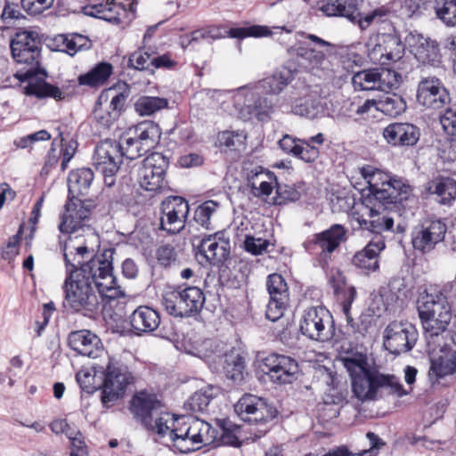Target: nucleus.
<instances>
[{
  "label": "nucleus",
  "mask_w": 456,
  "mask_h": 456,
  "mask_svg": "<svg viewBox=\"0 0 456 456\" xmlns=\"http://www.w3.org/2000/svg\"><path fill=\"white\" fill-rule=\"evenodd\" d=\"M162 408L157 395L146 391L137 393L131 400L130 409L134 416L175 451L188 453L217 441L218 430L208 422L198 418H175Z\"/></svg>",
  "instance_id": "obj_1"
},
{
  "label": "nucleus",
  "mask_w": 456,
  "mask_h": 456,
  "mask_svg": "<svg viewBox=\"0 0 456 456\" xmlns=\"http://www.w3.org/2000/svg\"><path fill=\"white\" fill-rule=\"evenodd\" d=\"M113 248L104 249L84 263L76 272L66 273L62 285L63 306L72 313L92 316L99 308L96 292L109 299L125 297V292L113 275Z\"/></svg>",
  "instance_id": "obj_2"
},
{
  "label": "nucleus",
  "mask_w": 456,
  "mask_h": 456,
  "mask_svg": "<svg viewBox=\"0 0 456 456\" xmlns=\"http://www.w3.org/2000/svg\"><path fill=\"white\" fill-rule=\"evenodd\" d=\"M12 55L20 64L27 65L25 71H18L15 77L26 85L24 94L37 98L51 97L57 101L63 99L62 91L55 86L46 83L44 78L37 76L41 59V41L38 34L29 30L15 33L10 44Z\"/></svg>",
  "instance_id": "obj_3"
},
{
  "label": "nucleus",
  "mask_w": 456,
  "mask_h": 456,
  "mask_svg": "<svg viewBox=\"0 0 456 456\" xmlns=\"http://www.w3.org/2000/svg\"><path fill=\"white\" fill-rule=\"evenodd\" d=\"M341 362L350 376L354 395L362 402L377 400L383 393L399 397L408 394L397 377L371 367L365 354H354Z\"/></svg>",
  "instance_id": "obj_4"
},
{
  "label": "nucleus",
  "mask_w": 456,
  "mask_h": 456,
  "mask_svg": "<svg viewBox=\"0 0 456 456\" xmlns=\"http://www.w3.org/2000/svg\"><path fill=\"white\" fill-rule=\"evenodd\" d=\"M257 86L248 84L232 92L216 90L212 97L221 104L224 111L241 120L265 121L273 112V105L268 98L259 95Z\"/></svg>",
  "instance_id": "obj_5"
},
{
  "label": "nucleus",
  "mask_w": 456,
  "mask_h": 456,
  "mask_svg": "<svg viewBox=\"0 0 456 456\" xmlns=\"http://www.w3.org/2000/svg\"><path fill=\"white\" fill-rule=\"evenodd\" d=\"M418 311L428 346L440 345L452 319L451 306L441 291L422 294L418 301Z\"/></svg>",
  "instance_id": "obj_6"
},
{
  "label": "nucleus",
  "mask_w": 456,
  "mask_h": 456,
  "mask_svg": "<svg viewBox=\"0 0 456 456\" xmlns=\"http://www.w3.org/2000/svg\"><path fill=\"white\" fill-rule=\"evenodd\" d=\"M360 174L377 202L403 206L404 201L415 200L410 185L373 166L361 167Z\"/></svg>",
  "instance_id": "obj_7"
},
{
  "label": "nucleus",
  "mask_w": 456,
  "mask_h": 456,
  "mask_svg": "<svg viewBox=\"0 0 456 456\" xmlns=\"http://www.w3.org/2000/svg\"><path fill=\"white\" fill-rule=\"evenodd\" d=\"M362 0H321L319 10L329 17H344L362 30L368 28L374 21H380L387 15L384 9L379 8L362 16L359 7Z\"/></svg>",
  "instance_id": "obj_8"
},
{
  "label": "nucleus",
  "mask_w": 456,
  "mask_h": 456,
  "mask_svg": "<svg viewBox=\"0 0 456 456\" xmlns=\"http://www.w3.org/2000/svg\"><path fill=\"white\" fill-rule=\"evenodd\" d=\"M205 300L203 291L196 286L167 290L162 296L163 306L170 315L175 317H191L198 314Z\"/></svg>",
  "instance_id": "obj_9"
},
{
  "label": "nucleus",
  "mask_w": 456,
  "mask_h": 456,
  "mask_svg": "<svg viewBox=\"0 0 456 456\" xmlns=\"http://www.w3.org/2000/svg\"><path fill=\"white\" fill-rule=\"evenodd\" d=\"M303 335L316 341H328L334 336V322L330 311L322 306L305 310L299 324Z\"/></svg>",
  "instance_id": "obj_10"
},
{
  "label": "nucleus",
  "mask_w": 456,
  "mask_h": 456,
  "mask_svg": "<svg viewBox=\"0 0 456 456\" xmlns=\"http://www.w3.org/2000/svg\"><path fill=\"white\" fill-rule=\"evenodd\" d=\"M396 205L378 202L373 207H369L362 203L354 208L353 218L357 222L360 228L371 232L381 233L385 231H391L394 226V217L390 212H386V209Z\"/></svg>",
  "instance_id": "obj_11"
},
{
  "label": "nucleus",
  "mask_w": 456,
  "mask_h": 456,
  "mask_svg": "<svg viewBox=\"0 0 456 456\" xmlns=\"http://www.w3.org/2000/svg\"><path fill=\"white\" fill-rule=\"evenodd\" d=\"M418 330L408 322H392L384 330L383 346L390 354L398 355L411 351L418 340Z\"/></svg>",
  "instance_id": "obj_12"
},
{
  "label": "nucleus",
  "mask_w": 456,
  "mask_h": 456,
  "mask_svg": "<svg viewBox=\"0 0 456 456\" xmlns=\"http://www.w3.org/2000/svg\"><path fill=\"white\" fill-rule=\"evenodd\" d=\"M132 379L131 373L127 371L125 366L110 358L104 371L102 404L108 408L111 403L122 397Z\"/></svg>",
  "instance_id": "obj_13"
},
{
  "label": "nucleus",
  "mask_w": 456,
  "mask_h": 456,
  "mask_svg": "<svg viewBox=\"0 0 456 456\" xmlns=\"http://www.w3.org/2000/svg\"><path fill=\"white\" fill-rule=\"evenodd\" d=\"M90 209L80 200H69L65 205V211L61 216L59 230L67 234H86L95 238L94 232L87 224Z\"/></svg>",
  "instance_id": "obj_14"
},
{
  "label": "nucleus",
  "mask_w": 456,
  "mask_h": 456,
  "mask_svg": "<svg viewBox=\"0 0 456 456\" xmlns=\"http://www.w3.org/2000/svg\"><path fill=\"white\" fill-rule=\"evenodd\" d=\"M127 94L113 87L104 90L99 96L94 110L95 122L102 128H110L119 118Z\"/></svg>",
  "instance_id": "obj_15"
},
{
  "label": "nucleus",
  "mask_w": 456,
  "mask_h": 456,
  "mask_svg": "<svg viewBox=\"0 0 456 456\" xmlns=\"http://www.w3.org/2000/svg\"><path fill=\"white\" fill-rule=\"evenodd\" d=\"M260 367L271 382L279 385L291 384L299 374L297 362L284 354L267 355L262 360Z\"/></svg>",
  "instance_id": "obj_16"
},
{
  "label": "nucleus",
  "mask_w": 456,
  "mask_h": 456,
  "mask_svg": "<svg viewBox=\"0 0 456 456\" xmlns=\"http://www.w3.org/2000/svg\"><path fill=\"white\" fill-rule=\"evenodd\" d=\"M167 159L159 152H153L142 162L138 168L137 180L140 186L148 191L157 192L164 186Z\"/></svg>",
  "instance_id": "obj_17"
},
{
  "label": "nucleus",
  "mask_w": 456,
  "mask_h": 456,
  "mask_svg": "<svg viewBox=\"0 0 456 456\" xmlns=\"http://www.w3.org/2000/svg\"><path fill=\"white\" fill-rule=\"evenodd\" d=\"M122 154L116 141L105 140L98 143L93 156V165L105 179L109 186L114 183V175L119 169Z\"/></svg>",
  "instance_id": "obj_18"
},
{
  "label": "nucleus",
  "mask_w": 456,
  "mask_h": 456,
  "mask_svg": "<svg viewBox=\"0 0 456 456\" xmlns=\"http://www.w3.org/2000/svg\"><path fill=\"white\" fill-rule=\"evenodd\" d=\"M160 208V228L171 234L179 233L190 212L188 201L179 196L168 197L162 201Z\"/></svg>",
  "instance_id": "obj_19"
},
{
  "label": "nucleus",
  "mask_w": 456,
  "mask_h": 456,
  "mask_svg": "<svg viewBox=\"0 0 456 456\" xmlns=\"http://www.w3.org/2000/svg\"><path fill=\"white\" fill-rule=\"evenodd\" d=\"M446 233V225L440 220H425L416 226L411 233V243L414 249L427 253L441 242Z\"/></svg>",
  "instance_id": "obj_20"
},
{
  "label": "nucleus",
  "mask_w": 456,
  "mask_h": 456,
  "mask_svg": "<svg viewBox=\"0 0 456 456\" xmlns=\"http://www.w3.org/2000/svg\"><path fill=\"white\" fill-rule=\"evenodd\" d=\"M405 44L419 62L432 67L440 66L442 56L436 40L415 31L406 36Z\"/></svg>",
  "instance_id": "obj_21"
},
{
  "label": "nucleus",
  "mask_w": 456,
  "mask_h": 456,
  "mask_svg": "<svg viewBox=\"0 0 456 456\" xmlns=\"http://www.w3.org/2000/svg\"><path fill=\"white\" fill-rule=\"evenodd\" d=\"M234 411L248 422H266L275 417V411L265 399L250 394L243 395L236 403Z\"/></svg>",
  "instance_id": "obj_22"
},
{
  "label": "nucleus",
  "mask_w": 456,
  "mask_h": 456,
  "mask_svg": "<svg viewBox=\"0 0 456 456\" xmlns=\"http://www.w3.org/2000/svg\"><path fill=\"white\" fill-rule=\"evenodd\" d=\"M436 345L428 347L436 350ZM439 346V354L431 359L430 379H442L456 371V335H447L444 345L440 344Z\"/></svg>",
  "instance_id": "obj_23"
},
{
  "label": "nucleus",
  "mask_w": 456,
  "mask_h": 456,
  "mask_svg": "<svg viewBox=\"0 0 456 456\" xmlns=\"http://www.w3.org/2000/svg\"><path fill=\"white\" fill-rule=\"evenodd\" d=\"M450 101L448 91L440 79L435 77H423L417 90V102L428 109L439 110Z\"/></svg>",
  "instance_id": "obj_24"
},
{
  "label": "nucleus",
  "mask_w": 456,
  "mask_h": 456,
  "mask_svg": "<svg viewBox=\"0 0 456 456\" xmlns=\"http://www.w3.org/2000/svg\"><path fill=\"white\" fill-rule=\"evenodd\" d=\"M86 234H69L61 240V248L65 263V273L76 272L83 265L82 261L89 255Z\"/></svg>",
  "instance_id": "obj_25"
},
{
  "label": "nucleus",
  "mask_w": 456,
  "mask_h": 456,
  "mask_svg": "<svg viewBox=\"0 0 456 456\" xmlns=\"http://www.w3.org/2000/svg\"><path fill=\"white\" fill-rule=\"evenodd\" d=\"M346 239V230L340 224H334L330 229L314 234L305 243L308 251L326 256L332 253Z\"/></svg>",
  "instance_id": "obj_26"
},
{
  "label": "nucleus",
  "mask_w": 456,
  "mask_h": 456,
  "mask_svg": "<svg viewBox=\"0 0 456 456\" xmlns=\"http://www.w3.org/2000/svg\"><path fill=\"white\" fill-rule=\"evenodd\" d=\"M68 343L72 350L90 358L100 357L104 353L100 338L88 330L70 332Z\"/></svg>",
  "instance_id": "obj_27"
},
{
  "label": "nucleus",
  "mask_w": 456,
  "mask_h": 456,
  "mask_svg": "<svg viewBox=\"0 0 456 456\" xmlns=\"http://www.w3.org/2000/svg\"><path fill=\"white\" fill-rule=\"evenodd\" d=\"M199 252L212 265L223 263L230 254V240L224 232H216L201 240Z\"/></svg>",
  "instance_id": "obj_28"
},
{
  "label": "nucleus",
  "mask_w": 456,
  "mask_h": 456,
  "mask_svg": "<svg viewBox=\"0 0 456 456\" xmlns=\"http://www.w3.org/2000/svg\"><path fill=\"white\" fill-rule=\"evenodd\" d=\"M385 141L392 146H413L419 139V129L411 123H392L383 129Z\"/></svg>",
  "instance_id": "obj_29"
},
{
  "label": "nucleus",
  "mask_w": 456,
  "mask_h": 456,
  "mask_svg": "<svg viewBox=\"0 0 456 456\" xmlns=\"http://www.w3.org/2000/svg\"><path fill=\"white\" fill-rule=\"evenodd\" d=\"M252 191L256 197H269L273 189H276L277 194L281 197L283 193V187L277 183V178L272 172L260 171L256 173L249 181ZM297 193L292 191L288 196H282L284 200H295Z\"/></svg>",
  "instance_id": "obj_30"
},
{
  "label": "nucleus",
  "mask_w": 456,
  "mask_h": 456,
  "mask_svg": "<svg viewBox=\"0 0 456 456\" xmlns=\"http://www.w3.org/2000/svg\"><path fill=\"white\" fill-rule=\"evenodd\" d=\"M384 248V240L380 237L376 238L354 256L353 265L364 273L377 271L379 267V254Z\"/></svg>",
  "instance_id": "obj_31"
},
{
  "label": "nucleus",
  "mask_w": 456,
  "mask_h": 456,
  "mask_svg": "<svg viewBox=\"0 0 456 456\" xmlns=\"http://www.w3.org/2000/svg\"><path fill=\"white\" fill-rule=\"evenodd\" d=\"M130 134L136 138L142 148L147 151L159 144L161 137V130L158 124L152 121H143L136 126L128 127Z\"/></svg>",
  "instance_id": "obj_32"
},
{
  "label": "nucleus",
  "mask_w": 456,
  "mask_h": 456,
  "mask_svg": "<svg viewBox=\"0 0 456 456\" xmlns=\"http://www.w3.org/2000/svg\"><path fill=\"white\" fill-rule=\"evenodd\" d=\"M129 320L132 328L138 333L151 332L160 323L159 313L151 307L145 305L137 307L130 315Z\"/></svg>",
  "instance_id": "obj_33"
},
{
  "label": "nucleus",
  "mask_w": 456,
  "mask_h": 456,
  "mask_svg": "<svg viewBox=\"0 0 456 456\" xmlns=\"http://www.w3.org/2000/svg\"><path fill=\"white\" fill-rule=\"evenodd\" d=\"M93 180L94 173L90 168L83 167L71 171L68 177V188L72 200L86 195Z\"/></svg>",
  "instance_id": "obj_34"
},
{
  "label": "nucleus",
  "mask_w": 456,
  "mask_h": 456,
  "mask_svg": "<svg viewBox=\"0 0 456 456\" xmlns=\"http://www.w3.org/2000/svg\"><path fill=\"white\" fill-rule=\"evenodd\" d=\"M427 189L430 194L436 195L440 204H451L456 199V183L450 177H436L428 183Z\"/></svg>",
  "instance_id": "obj_35"
},
{
  "label": "nucleus",
  "mask_w": 456,
  "mask_h": 456,
  "mask_svg": "<svg viewBox=\"0 0 456 456\" xmlns=\"http://www.w3.org/2000/svg\"><path fill=\"white\" fill-rule=\"evenodd\" d=\"M284 102H288L285 104L283 102L280 103L281 108L289 107L290 105L291 111L298 116L305 117L310 119H314L319 116L322 111V108L317 100L311 98L300 99L299 101L293 102L291 96L285 95Z\"/></svg>",
  "instance_id": "obj_36"
},
{
  "label": "nucleus",
  "mask_w": 456,
  "mask_h": 456,
  "mask_svg": "<svg viewBox=\"0 0 456 456\" xmlns=\"http://www.w3.org/2000/svg\"><path fill=\"white\" fill-rule=\"evenodd\" d=\"M292 80L289 70H280L274 72L271 77L259 80L252 85H257V89H265L270 94H279Z\"/></svg>",
  "instance_id": "obj_37"
},
{
  "label": "nucleus",
  "mask_w": 456,
  "mask_h": 456,
  "mask_svg": "<svg viewBox=\"0 0 456 456\" xmlns=\"http://www.w3.org/2000/svg\"><path fill=\"white\" fill-rule=\"evenodd\" d=\"M55 42L61 47L60 51L70 56L75 55L79 51L91 47L90 40L80 34L59 35L55 38Z\"/></svg>",
  "instance_id": "obj_38"
},
{
  "label": "nucleus",
  "mask_w": 456,
  "mask_h": 456,
  "mask_svg": "<svg viewBox=\"0 0 456 456\" xmlns=\"http://www.w3.org/2000/svg\"><path fill=\"white\" fill-rule=\"evenodd\" d=\"M292 51L304 61L303 64L305 67L312 69L321 68L325 61L324 53L320 50L311 47L305 41L298 42Z\"/></svg>",
  "instance_id": "obj_39"
},
{
  "label": "nucleus",
  "mask_w": 456,
  "mask_h": 456,
  "mask_svg": "<svg viewBox=\"0 0 456 456\" xmlns=\"http://www.w3.org/2000/svg\"><path fill=\"white\" fill-rule=\"evenodd\" d=\"M112 65L107 62L98 63L86 74L78 77V83L91 87L102 86L112 74Z\"/></svg>",
  "instance_id": "obj_40"
},
{
  "label": "nucleus",
  "mask_w": 456,
  "mask_h": 456,
  "mask_svg": "<svg viewBox=\"0 0 456 456\" xmlns=\"http://www.w3.org/2000/svg\"><path fill=\"white\" fill-rule=\"evenodd\" d=\"M385 37L386 34L371 35L366 42L367 56L375 64H387V58L385 57L386 45H393V43L386 42Z\"/></svg>",
  "instance_id": "obj_41"
},
{
  "label": "nucleus",
  "mask_w": 456,
  "mask_h": 456,
  "mask_svg": "<svg viewBox=\"0 0 456 456\" xmlns=\"http://www.w3.org/2000/svg\"><path fill=\"white\" fill-rule=\"evenodd\" d=\"M224 371L225 377L234 384L240 385L245 379V362L238 354L225 355Z\"/></svg>",
  "instance_id": "obj_42"
},
{
  "label": "nucleus",
  "mask_w": 456,
  "mask_h": 456,
  "mask_svg": "<svg viewBox=\"0 0 456 456\" xmlns=\"http://www.w3.org/2000/svg\"><path fill=\"white\" fill-rule=\"evenodd\" d=\"M406 110L404 99L396 94H389L378 100V110L387 116L395 118Z\"/></svg>",
  "instance_id": "obj_43"
},
{
  "label": "nucleus",
  "mask_w": 456,
  "mask_h": 456,
  "mask_svg": "<svg viewBox=\"0 0 456 456\" xmlns=\"http://www.w3.org/2000/svg\"><path fill=\"white\" fill-rule=\"evenodd\" d=\"M119 147V152L122 158L126 157L128 159H135L148 152L142 144L130 134L128 128L121 134L119 142H117Z\"/></svg>",
  "instance_id": "obj_44"
},
{
  "label": "nucleus",
  "mask_w": 456,
  "mask_h": 456,
  "mask_svg": "<svg viewBox=\"0 0 456 456\" xmlns=\"http://www.w3.org/2000/svg\"><path fill=\"white\" fill-rule=\"evenodd\" d=\"M436 16L446 27L456 26V0H435Z\"/></svg>",
  "instance_id": "obj_45"
},
{
  "label": "nucleus",
  "mask_w": 456,
  "mask_h": 456,
  "mask_svg": "<svg viewBox=\"0 0 456 456\" xmlns=\"http://www.w3.org/2000/svg\"><path fill=\"white\" fill-rule=\"evenodd\" d=\"M378 68L367 69L354 74L352 84L355 90H378Z\"/></svg>",
  "instance_id": "obj_46"
},
{
  "label": "nucleus",
  "mask_w": 456,
  "mask_h": 456,
  "mask_svg": "<svg viewBox=\"0 0 456 456\" xmlns=\"http://www.w3.org/2000/svg\"><path fill=\"white\" fill-rule=\"evenodd\" d=\"M168 106V101L162 97L142 96L135 104L134 109L141 116H150Z\"/></svg>",
  "instance_id": "obj_47"
},
{
  "label": "nucleus",
  "mask_w": 456,
  "mask_h": 456,
  "mask_svg": "<svg viewBox=\"0 0 456 456\" xmlns=\"http://www.w3.org/2000/svg\"><path fill=\"white\" fill-rule=\"evenodd\" d=\"M220 208V203L216 200H206L197 207L194 211V220L197 224L206 229H209L211 225V217Z\"/></svg>",
  "instance_id": "obj_48"
},
{
  "label": "nucleus",
  "mask_w": 456,
  "mask_h": 456,
  "mask_svg": "<svg viewBox=\"0 0 456 456\" xmlns=\"http://www.w3.org/2000/svg\"><path fill=\"white\" fill-rule=\"evenodd\" d=\"M273 34V30L269 27L264 25L233 28L228 31V36L230 37L240 39L246 37H266Z\"/></svg>",
  "instance_id": "obj_49"
},
{
  "label": "nucleus",
  "mask_w": 456,
  "mask_h": 456,
  "mask_svg": "<svg viewBox=\"0 0 456 456\" xmlns=\"http://www.w3.org/2000/svg\"><path fill=\"white\" fill-rule=\"evenodd\" d=\"M217 140L221 146L233 151H240L245 146L247 134L243 130H226L219 133Z\"/></svg>",
  "instance_id": "obj_50"
},
{
  "label": "nucleus",
  "mask_w": 456,
  "mask_h": 456,
  "mask_svg": "<svg viewBox=\"0 0 456 456\" xmlns=\"http://www.w3.org/2000/svg\"><path fill=\"white\" fill-rule=\"evenodd\" d=\"M266 287L271 298L289 300V289L284 278L279 273H272L268 276Z\"/></svg>",
  "instance_id": "obj_51"
},
{
  "label": "nucleus",
  "mask_w": 456,
  "mask_h": 456,
  "mask_svg": "<svg viewBox=\"0 0 456 456\" xmlns=\"http://www.w3.org/2000/svg\"><path fill=\"white\" fill-rule=\"evenodd\" d=\"M378 90L386 91L397 88L402 82V76L395 70L378 68Z\"/></svg>",
  "instance_id": "obj_52"
},
{
  "label": "nucleus",
  "mask_w": 456,
  "mask_h": 456,
  "mask_svg": "<svg viewBox=\"0 0 456 456\" xmlns=\"http://www.w3.org/2000/svg\"><path fill=\"white\" fill-rule=\"evenodd\" d=\"M369 442L370 448L363 450L359 453L351 452L346 447H338V452L340 456H377L379 449L385 444V443L374 433L368 432L366 435Z\"/></svg>",
  "instance_id": "obj_53"
},
{
  "label": "nucleus",
  "mask_w": 456,
  "mask_h": 456,
  "mask_svg": "<svg viewBox=\"0 0 456 456\" xmlns=\"http://www.w3.org/2000/svg\"><path fill=\"white\" fill-rule=\"evenodd\" d=\"M386 42L393 43V45H386L385 57L387 58V64L390 61H396L400 60L404 53V46L399 37L395 35L386 34L384 37Z\"/></svg>",
  "instance_id": "obj_54"
},
{
  "label": "nucleus",
  "mask_w": 456,
  "mask_h": 456,
  "mask_svg": "<svg viewBox=\"0 0 456 456\" xmlns=\"http://www.w3.org/2000/svg\"><path fill=\"white\" fill-rule=\"evenodd\" d=\"M94 369H82L77 375L76 379L82 390L86 393H93L101 387V383L95 381Z\"/></svg>",
  "instance_id": "obj_55"
},
{
  "label": "nucleus",
  "mask_w": 456,
  "mask_h": 456,
  "mask_svg": "<svg viewBox=\"0 0 456 456\" xmlns=\"http://www.w3.org/2000/svg\"><path fill=\"white\" fill-rule=\"evenodd\" d=\"M356 297V290L354 287H348L345 290V298L342 302V311L346 316L347 327H350L353 332L362 333L358 328L354 326V319L351 316V305Z\"/></svg>",
  "instance_id": "obj_56"
},
{
  "label": "nucleus",
  "mask_w": 456,
  "mask_h": 456,
  "mask_svg": "<svg viewBox=\"0 0 456 456\" xmlns=\"http://www.w3.org/2000/svg\"><path fill=\"white\" fill-rule=\"evenodd\" d=\"M273 244L265 239L246 236L244 240V248L247 252L257 256L268 252V248Z\"/></svg>",
  "instance_id": "obj_57"
},
{
  "label": "nucleus",
  "mask_w": 456,
  "mask_h": 456,
  "mask_svg": "<svg viewBox=\"0 0 456 456\" xmlns=\"http://www.w3.org/2000/svg\"><path fill=\"white\" fill-rule=\"evenodd\" d=\"M212 400V395L207 392L199 391L194 393L188 400V404L191 410L194 412H203L208 410V407Z\"/></svg>",
  "instance_id": "obj_58"
},
{
  "label": "nucleus",
  "mask_w": 456,
  "mask_h": 456,
  "mask_svg": "<svg viewBox=\"0 0 456 456\" xmlns=\"http://www.w3.org/2000/svg\"><path fill=\"white\" fill-rule=\"evenodd\" d=\"M289 300H280V298H271L266 308V318L272 322H276L284 314Z\"/></svg>",
  "instance_id": "obj_59"
},
{
  "label": "nucleus",
  "mask_w": 456,
  "mask_h": 456,
  "mask_svg": "<svg viewBox=\"0 0 456 456\" xmlns=\"http://www.w3.org/2000/svg\"><path fill=\"white\" fill-rule=\"evenodd\" d=\"M299 141L300 145L295 157L299 158L300 159L308 163L315 161L320 154L319 149L314 145H311L310 142H306L303 139Z\"/></svg>",
  "instance_id": "obj_60"
},
{
  "label": "nucleus",
  "mask_w": 456,
  "mask_h": 456,
  "mask_svg": "<svg viewBox=\"0 0 456 456\" xmlns=\"http://www.w3.org/2000/svg\"><path fill=\"white\" fill-rule=\"evenodd\" d=\"M216 37H218V35L216 33V29L209 27L195 30L191 35L183 37L181 38V44L183 47H187L191 42Z\"/></svg>",
  "instance_id": "obj_61"
},
{
  "label": "nucleus",
  "mask_w": 456,
  "mask_h": 456,
  "mask_svg": "<svg viewBox=\"0 0 456 456\" xmlns=\"http://www.w3.org/2000/svg\"><path fill=\"white\" fill-rule=\"evenodd\" d=\"M102 20L118 24L121 21L122 16L126 13V10L122 4H117L114 0H111L107 11H102Z\"/></svg>",
  "instance_id": "obj_62"
},
{
  "label": "nucleus",
  "mask_w": 456,
  "mask_h": 456,
  "mask_svg": "<svg viewBox=\"0 0 456 456\" xmlns=\"http://www.w3.org/2000/svg\"><path fill=\"white\" fill-rule=\"evenodd\" d=\"M54 0H21V5L28 13L36 15L50 8Z\"/></svg>",
  "instance_id": "obj_63"
},
{
  "label": "nucleus",
  "mask_w": 456,
  "mask_h": 456,
  "mask_svg": "<svg viewBox=\"0 0 456 456\" xmlns=\"http://www.w3.org/2000/svg\"><path fill=\"white\" fill-rule=\"evenodd\" d=\"M444 130L449 134H456V108L448 109L440 118Z\"/></svg>",
  "instance_id": "obj_64"
}]
</instances>
